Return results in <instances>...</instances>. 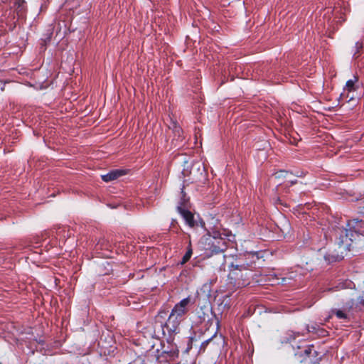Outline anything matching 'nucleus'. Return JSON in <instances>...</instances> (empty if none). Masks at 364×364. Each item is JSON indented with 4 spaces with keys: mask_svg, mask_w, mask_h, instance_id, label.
<instances>
[{
    "mask_svg": "<svg viewBox=\"0 0 364 364\" xmlns=\"http://www.w3.org/2000/svg\"><path fill=\"white\" fill-rule=\"evenodd\" d=\"M360 88V84L358 78L354 76L352 79L348 80L343 88L342 93L340 95V98L342 100H346L348 102L353 100L359 97L358 90Z\"/></svg>",
    "mask_w": 364,
    "mask_h": 364,
    "instance_id": "1",
    "label": "nucleus"
},
{
    "mask_svg": "<svg viewBox=\"0 0 364 364\" xmlns=\"http://www.w3.org/2000/svg\"><path fill=\"white\" fill-rule=\"evenodd\" d=\"M178 210L190 227L200 226L201 228H204L205 223L201 220L198 221L190 211L181 207H178Z\"/></svg>",
    "mask_w": 364,
    "mask_h": 364,
    "instance_id": "2",
    "label": "nucleus"
},
{
    "mask_svg": "<svg viewBox=\"0 0 364 364\" xmlns=\"http://www.w3.org/2000/svg\"><path fill=\"white\" fill-rule=\"evenodd\" d=\"M181 322V320H180L178 318H177L171 313L167 319V321L163 326L164 332L165 331V330H166L168 333L170 334L176 333L178 331Z\"/></svg>",
    "mask_w": 364,
    "mask_h": 364,
    "instance_id": "3",
    "label": "nucleus"
},
{
    "mask_svg": "<svg viewBox=\"0 0 364 364\" xmlns=\"http://www.w3.org/2000/svg\"><path fill=\"white\" fill-rule=\"evenodd\" d=\"M189 302L190 299L188 297L182 299L174 306L171 313L182 321L183 317L187 312V306Z\"/></svg>",
    "mask_w": 364,
    "mask_h": 364,
    "instance_id": "4",
    "label": "nucleus"
},
{
    "mask_svg": "<svg viewBox=\"0 0 364 364\" xmlns=\"http://www.w3.org/2000/svg\"><path fill=\"white\" fill-rule=\"evenodd\" d=\"M338 250L341 254L329 255L325 257V259L329 262L342 259L344 257L343 252L344 251L346 252L347 250V247H346V246L343 245V244H339Z\"/></svg>",
    "mask_w": 364,
    "mask_h": 364,
    "instance_id": "5",
    "label": "nucleus"
},
{
    "mask_svg": "<svg viewBox=\"0 0 364 364\" xmlns=\"http://www.w3.org/2000/svg\"><path fill=\"white\" fill-rule=\"evenodd\" d=\"M178 356V350L176 346H172L169 350H165L162 353V357L169 361H174Z\"/></svg>",
    "mask_w": 364,
    "mask_h": 364,
    "instance_id": "6",
    "label": "nucleus"
},
{
    "mask_svg": "<svg viewBox=\"0 0 364 364\" xmlns=\"http://www.w3.org/2000/svg\"><path fill=\"white\" fill-rule=\"evenodd\" d=\"M124 174H125V172L123 170H114L105 175H102V178L105 182H109L118 178Z\"/></svg>",
    "mask_w": 364,
    "mask_h": 364,
    "instance_id": "7",
    "label": "nucleus"
},
{
    "mask_svg": "<svg viewBox=\"0 0 364 364\" xmlns=\"http://www.w3.org/2000/svg\"><path fill=\"white\" fill-rule=\"evenodd\" d=\"M350 309H352V306H344L342 309H335L333 311L335 312L338 318H346Z\"/></svg>",
    "mask_w": 364,
    "mask_h": 364,
    "instance_id": "8",
    "label": "nucleus"
},
{
    "mask_svg": "<svg viewBox=\"0 0 364 364\" xmlns=\"http://www.w3.org/2000/svg\"><path fill=\"white\" fill-rule=\"evenodd\" d=\"M209 235H211L213 238H221L223 239V236L225 237L228 240H232L235 236L231 234V232H229L228 231L224 230L223 233H220L218 231H214L212 235L208 232Z\"/></svg>",
    "mask_w": 364,
    "mask_h": 364,
    "instance_id": "9",
    "label": "nucleus"
},
{
    "mask_svg": "<svg viewBox=\"0 0 364 364\" xmlns=\"http://www.w3.org/2000/svg\"><path fill=\"white\" fill-rule=\"evenodd\" d=\"M14 6L15 7L17 15L24 10L25 1L24 0H13Z\"/></svg>",
    "mask_w": 364,
    "mask_h": 364,
    "instance_id": "10",
    "label": "nucleus"
},
{
    "mask_svg": "<svg viewBox=\"0 0 364 364\" xmlns=\"http://www.w3.org/2000/svg\"><path fill=\"white\" fill-rule=\"evenodd\" d=\"M191 242L190 241L189 244H188V250H187L186 253L185 254V255L183 256V259L181 261L182 264L187 262L189 260V259L191 257L193 252H192V249H191Z\"/></svg>",
    "mask_w": 364,
    "mask_h": 364,
    "instance_id": "11",
    "label": "nucleus"
},
{
    "mask_svg": "<svg viewBox=\"0 0 364 364\" xmlns=\"http://www.w3.org/2000/svg\"><path fill=\"white\" fill-rule=\"evenodd\" d=\"M172 129H173V132L174 133L175 136L178 137V139L181 138L182 130H181V127L176 124V123L173 122Z\"/></svg>",
    "mask_w": 364,
    "mask_h": 364,
    "instance_id": "12",
    "label": "nucleus"
},
{
    "mask_svg": "<svg viewBox=\"0 0 364 364\" xmlns=\"http://www.w3.org/2000/svg\"><path fill=\"white\" fill-rule=\"evenodd\" d=\"M289 175V173L285 171H279L277 173H274V177L275 178H283V177H287Z\"/></svg>",
    "mask_w": 364,
    "mask_h": 364,
    "instance_id": "13",
    "label": "nucleus"
},
{
    "mask_svg": "<svg viewBox=\"0 0 364 364\" xmlns=\"http://www.w3.org/2000/svg\"><path fill=\"white\" fill-rule=\"evenodd\" d=\"M355 308H358L359 310L364 309V299H363L362 298H358L356 300Z\"/></svg>",
    "mask_w": 364,
    "mask_h": 364,
    "instance_id": "14",
    "label": "nucleus"
},
{
    "mask_svg": "<svg viewBox=\"0 0 364 364\" xmlns=\"http://www.w3.org/2000/svg\"><path fill=\"white\" fill-rule=\"evenodd\" d=\"M203 289H204L207 290L208 291H209V285L208 284L203 285Z\"/></svg>",
    "mask_w": 364,
    "mask_h": 364,
    "instance_id": "15",
    "label": "nucleus"
},
{
    "mask_svg": "<svg viewBox=\"0 0 364 364\" xmlns=\"http://www.w3.org/2000/svg\"><path fill=\"white\" fill-rule=\"evenodd\" d=\"M351 301H353V299H351ZM350 303H352L351 304H350V301H348L346 305H345L346 306H352V307L353 306V303L352 301H350Z\"/></svg>",
    "mask_w": 364,
    "mask_h": 364,
    "instance_id": "16",
    "label": "nucleus"
},
{
    "mask_svg": "<svg viewBox=\"0 0 364 364\" xmlns=\"http://www.w3.org/2000/svg\"><path fill=\"white\" fill-rule=\"evenodd\" d=\"M311 348H309L308 350H305L306 353H307V354H310V353H311Z\"/></svg>",
    "mask_w": 364,
    "mask_h": 364,
    "instance_id": "17",
    "label": "nucleus"
},
{
    "mask_svg": "<svg viewBox=\"0 0 364 364\" xmlns=\"http://www.w3.org/2000/svg\"><path fill=\"white\" fill-rule=\"evenodd\" d=\"M183 173L184 175H188V171H186V169H184V170H183Z\"/></svg>",
    "mask_w": 364,
    "mask_h": 364,
    "instance_id": "18",
    "label": "nucleus"
},
{
    "mask_svg": "<svg viewBox=\"0 0 364 364\" xmlns=\"http://www.w3.org/2000/svg\"><path fill=\"white\" fill-rule=\"evenodd\" d=\"M211 342H212V339L208 340L205 341V343H207L208 344L210 343Z\"/></svg>",
    "mask_w": 364,
    "mask_h": 364,
    "instance_id": "19",
    "label": "nucleus"
},
{
    "mask_svg": "<svg viewBox=\"0 0 364 364\" xmlns=\"http://www.w3.org/2000/svg\"><path fill=\"white\" fill-rule=\"evenodd\" d=\"M181 138H179V139H178V138H177V139H176V141H178V140H181ZM173 141H176V139H173Z\"/></svg>",
    "mask_w": 364,
    "mask_h": 364,
    "instance_id": "20",
    "label": "nucleus"
}]
</instances>
